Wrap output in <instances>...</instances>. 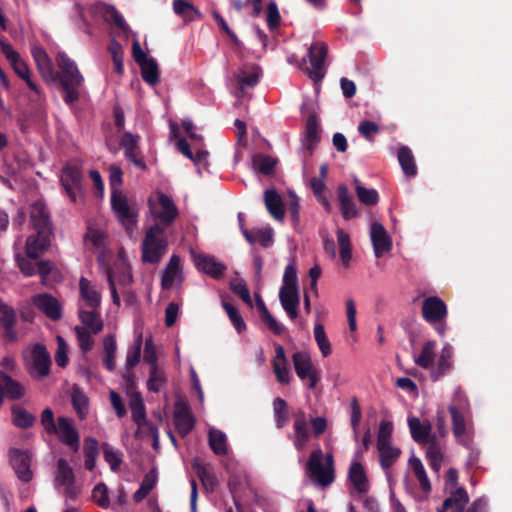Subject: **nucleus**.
I'll use <instances>...</instances> for the list:
<instances>
[{
    "label": "nucleus",
    "instance_id": "nucleus-64",
    "mask_svg": "<svg viewBox=\"0 0 512 512\" xmlns=\"http://www.w3.org/2000/svg\"><path fill=\"white\" fill-rule=\"evenodd\" d=\"M260 75L261 69L258 66H253L248 74L241 71L237 76L240 88L244 89L245 87H254L259 82Z\"/></svg>",
    "mask_w": 512,
    "mask_h": 512
},
{
    "label": "nucleus",
    "instance_id": "nucleus-60",
    "mask_svg": "<svg viewBox=\"0 0 512 512\" xmlns=\"http://www.w3.org/2000/svg\"><path fill=\"white\" fill-rule=\"evenodd\" d=\"M12 421H13V424L17 427L28 428L33 425V423L35 421V417L21 407H13L12 408Z\"/></svg>",
    "mask_w": 512,
    "mask_h": 512
},
{
    "label": "nucleus",
    "instance_id": "nucleus-42",
    "mask_svg": "<svg viewBox=\"0 0 512 512\" xmlns=\"http://www.w3.org/2000/svg\"><path fill=\"white\" fill-rule=\"evenodd\" d=\"M264 202L269 213L276 219L282 220L284 209L281 197L275 190H266L264 193Z\"/></svg>",
    "mask_w": 512,
    "mask_h": 512
},
{
    "label": "nucleus",
    "instance_id": "nucleus-58",
    "mask_svg": "<svg viewBox=\"0 0 512 512\" xmlns=\"http://www.w3.org/2000/svg\"><path fill=\"white\" fill-rule=\"evenodd\" d=\"M465 434H466L465 436L468 438L467 444L462 441L461 437L455 438V439L460 445L464 446L467 450H469L467 464L472 466V465L476 464L477 461L479 460L480 451L474 445V429L473 428L467 429Z\"/></svg>",
    "mask_w": 512,
    "mask_h": 512
},
{
    "label": "nucleus",
    "instance_id": "nucleus-51",
    "mask_svg": "<svg viewBox=\"0 0 512 512\" xmlns=\"http://www.w3.org/2000/svg\"><path fill=\"white\" fill-rule=\"evenodd\" d=\"M103 348H104V365L109 371H113L115 369V357L117 344L114 335H107L103 340Z\"/></svg>",
    "mask_w": 512,
    "mask_h": 512
},
{
    "label": "nucleus",
    "instance_id": "nucleus-36",
    "mask_svg": "<svg viewBox=\"0 0 512 512\" xmlns=\"http://www.w3.org/2000/svg\"><path fill=\"white\" fill-rule=\"evenodd\" d=\"M377 450L379 453L380 466L385 472H388V470L398 461L401 455V449L390 442L378 445Z\"/></svg>",
    "mask_w": 512,
    "mask_h": 512
},
{
    "label": "nucleus",
    "instance_id": "nucleus-59",
    "mask_svg": "<svg viewBox=\"0 0 512 512\" xmlns=\"http://www.w3.org/2000/svg\"><path fill=\"white\" fill-rule=\"evenodd\" d=\"M314 338L322 356H329L332 352L331 343L326 335L324 326L320 323H316L314 326Z\"/></svg>",
    "mask_w": 512,
    "mask_h": 512
},
{
    "label": "nucleus",
    "instance_id": "nucleus-12",
    "mask_svg": "<svg viewBox=\"0 0 512 512\" xmlns=\"http://www.w3.org/2000/svg\"><path fill=\"white\" fill-rule=\"evenodd\" d=\"M82 171L77 164H67L61 174V183L68 197L76 202L82 196Z\"/></svg>",
    "mask_w": 512,
    "mask_h": 512
},
{
    "label": "nucleus",
    "instance_id": "nucleus-7",
    "mask_svg": "<svg viewBox=\"0 0 512 512\" xmlns=\"http://www.w3.org/2000/svg\"><path fill=\"white\" fill-rule=\"evenodd\" d=\"M161 225H151L142 242V261L156 264L167 252L168 242Z\"/></svg>",
    "mask_w": 512,
    "mask_h": 512
},
{
    "label": "nucleus",
    "instance_id": "nucleus-35",
    "mask_svg": "<svg viewBox=\"0 0 512 512\" xmlns=\"http://www.w3.org/2000/svg\"><path fill=\"white\" fill-rule=\"evenodd\" d=\"M79 318L82 323L80 327H85L94 334H98L103 329V322L100 317L99 309H90L79 306Z\"/></svg>",
    "mask_w": 512,
    "mask_h": 512
},
{
    "label": "nucleus",
    "instance_id": "nucleus-24",
    "mask_svg": "<svg viewBox=\"0 0 512 512\" xmlns=\"http://www.w3.org/2000/svg\"><path fill=\"white\" fill-rule=\"evenodd\" d=\"M31 53L42 78L46 82L56 81L57 75L54 72L52 61L46 51L39 46H33Z\"/></svg>",
    "mask_w": 512,
    "mask_h": 512
},
{
    "label": "nucleus",
    "instance_id": "nucleus-49",
    "mask_svg": "<svg viewBox=\"0 0 512 512\" xmlns=\"http://www.w3.org/2000/svg\"><path fill=\"white\" fill-rule=\"evenodd\" d=\"M143 344V336L141 332H136L134 342L132 346L128 349L126 355V369L130 370L135 367L141 357V350Z\"/></svg>",
    "mask_w": 512,
    "mask_h": 512
},
{
    "label": "nucleus",
    "instance_id": "nucleus-39",
    "mask_svg": "<svg viewBox=\"0 0 512 512\" xmlns=\"http://www.w3.org/2000/svg\"><path fill=\"white\" fill-rule=\"evenodd\" d=\"M243 236L250 244L258 242L264 248H267L273 244V230L268 226L252 231L243 229Z\"/></svg>",
    "mask_w": 512,
    "mask_h": 512
},
{
    "label": "nucleus",
    "instance_id": "nucleus-33",
    "mask_svg": "<svg viewBox=\"0 0 512 512\" xmlns=\"http://www.w3.org/2000/svg\"><path fill=\"white\" fill-rule=\"evenodd\" d=\"M182 269L181 259L177 255H173L164 272L161 279V284L164 289H170L174 284H181L182 282Z\"/></svg>",
    "mask_w": 512,
    "mask_h": 512
},
{
    "label": "nucleus",
    "instance_id": "nucleus-15",
    "mask_svg": "<svg viewBox=\"0 0 512 512\" xmlns=\"http://www.w3.org/2000/svg\"><path fill=\"white\" fill-rule=\"evenodd\" d=\"M327 51V45L323 42H314L308 49L311 68L307 70L310 78L314 81H319L324 77V60Z\"/></svg>",
    "mask_w": 512,
    "mask_h": 512
},
{
    "label": "nucleus",
    "instance_id": "nucleus-20",
    "mask_svg": "<svg viewBox=\"0 0 512 512\" xmlns=\"http://www.w3.org/2000/svg\"><path fill=\"white\" fill-rule=\"evenodd\" d=\"M370 238L377 258L382 257L392 248V239L381 223L373 222L370 226Z\"/></svg>",
    "mask_w": 512,
    "mask_h": 512
},
{
    "label": "nucleus",
    "instance_id": "nucleus-22",
    "mask_svg": "<svg viewBox=\"0 0 512 512\" xmlns=\"http://www.w3.org/2000/svg\"><path fill=\"white\" fill-rule=\"evenodd\" d=\"M407 424L412 439L420 445H426L432 439L437 438L432 433V425L429 421H421L418 417H409Z\"/></svg>",
    "mask_w": 512,
    "mask_h": 512
},
{
    "label": "nucleus",
    "instance_id": "nucleus-11",
    "mask_svg": "<svg viewBox=\"0 0 512 512\" xmlns=\"http://www.w3.org/2000/svg\"><path fill=\"white\" fill-rule=\"evenodd\" d=\"M50 354L42 344H35L26 356V366L32 377L42 379L49 374Z\"/></svg>",
    "mask_w": 512,
    "mask_h": 512
},
{
    "label": "nucleus",
    "instance_id": "nucleus-43",
    "mask_svg": "<svg viewBox=\"0 0 512 512\" xmlns=\"http://www.w3.org/2000/svg\"><path fill=\"white\" fill-rule=\"evenodd\" d=\"M397 156L403 173L408 177H414L417 174V167L412 151L407 146H401Z\"/></svg>",
    "mask_w": 512,
    "mask_h": 512
},
{
    "label": "nucleus",
    "instance_id": "nucleus-17",
    "mask_svg": "<svg viewBox=\"0 0 512 512\" xmlns=\"http://www.w3.org/2000/svg\"><path fill=\"white\" fill-rule=\"evenodd\" d=\"M447 313L446 304L437 296L427 297L422 303L423 318L430 324L444 321Z\"/></svg>",
    "mask_w": 512,
    "mask_h": 512
},
{
    "label": "nucleus",
    "instance_id": "nucleus-52",
    "mask_svg": "<svg viewBox=\"0 0 512 512\" xmlns=\"http://www.w3.org/2000/svg\"><path fill=\"white\" fill-rule=\"evenodd\" d=\"M276 163V159L262 154H256L252 158L253 169L264 175L273 174Z\"/></svg>",
    "mask_w": 512,
    "mask_h": 512
},
{
    "label": "nucleus",
    "instance_id": "nucleus-5",
    "mask_svg": "<svg viewBox=\"0 0 512 512\" xmlns=\"http://www.w3.org/2000/svg\"><path fill=\"white\" fill-rule=\"evenodd\" d=\"M148 214L155 221L153 225H161L163 231L171 226L179 216V210L171 197L162 191H155L147 200Z\"/></svg>",
    "mask_w": 512,
    "mask_h": 512
},
{
    "label": "nucleus",
    "instance_id": "nucleus-40",
    "mask_svg": "<svg viewBox=\"0 0 512 512\" xmlns=\"http://www.w3.org/2000/svg\"><path fill=\"white\" fill-rule=\"evenodd\" d=\"M426 446V457L429 464L434 471L438 472L443 461L444 447L437 438L432 439Z\"/></svg>",
    "mask_w": 512,
    "mask_h": 512
},
{
    "label": "nucleus",
    "instance_id": "nucleus-56",
    "mask_svg": "<svg viewBox=\"0 0 512 512\" xmlns=\"http://www.w3.org/2000/svg\"><path fill=\"white\" fill-rule=\"evenodd\" d=\"M71 402L78 417L81 420L85 419L88 414L87 396L81 390L75 388L71 394Z\"/></svg>",
    "mask_w": 512,
    "mask_h": 512
},
{
    "label": "nucleus",
    "instance_id": "nucleus-41",
    "mask_svg": "<svg viewBox=\"0 0 512 512\" xmlns=\"http://www.w3.org/2000/svg\"><path fill=\"white\" fill-rule=\"evenodd\" d=\"M209 447L214 454L223 456L227 454V437L221 430L211 428L208 432Z\"/></svg>",
    "mask_w": 512,
    "mask_h": 512
},
{
    "label": "nucleus",
    "instance_id": "nucleus-6",
    "mask_svg": "<svg viewBox=\"0 0 512 512\" xmlns=\"http://www.w3.org/2000/svg\"><path fill=\"white\" fill-rule=\"evenodd\" d=\"M306 471L315 485L320 487L329 486L335 479L332 453H328L324 458L321 448L314 449L306 463Z\"/></svg>",
    "mask_w": 512,
    "mask_h": 512
},
{
    "label": "nucleus",
    "instance_id": "nucleus-38",
    "mask_svg": "<svg viewBox=\"0 0 512 512\" xmlns=\"http://www.w3.org/2000/svg\"><path fill=\"white\" fill-rule=\"evenodd\" d=\"M468 502V493L463 487H458L450 492V496L443 503L445 508H449L451 512H464Z\"/></svg>",
    "mask_w": 512,
    "mask_h": 512
},
{
    "label": "nucleus",
    "instance_id": "nucleus-23",
    "mask_svg": "<svg viewBox=\"0 0 512 512\" xmlns=\"http://www.w3.org/2000/svg\"><path fill=\"white\" fill-rule=\"evenodd\" d=\"M174 423L181 436L188 435L195 426V418L187 404L177 402L174 410Z\"/></svg>",
    "mask_w": 512,
    "mask_h": 512
},
{
    "label": "nucleus",
    "instance_id": "nucleus-34",
    "mask_svg": "<svg viewBox=\"0 0 512 512\" xmlns=\"http://www.w3.org/2000/svg\"><path fill=\"white\" fill-rule=\"evenodd\" d=\"M30 217L35 230L51 231L49 213L42 201H36L32 204Z\"/></svg>",
    "mask_w": 512,
    "mask_h": 512
},
{
    "label": "nucleus",
    "instance_id": "nucleus-19",
    "mask_svg": "<svg viewBox=\"0 0 512 512\" xmlns=\"http://www.w3.org/2000/svg\"><path fill=\"white\" fill-rule=\"evenodd\" d=\"M33 305L51 320H59L62 317V306L57 298L48 294L40 293L32 297Z\"/></svg>",
    "mask_w": 512,
    "mask_h": 512
},
{
    "label": "nucleus",
    "instance_id": "nucleus-28",
    "mask_svg": "<svg viewBox=\"0 0 512 512\" xmlns=\"http://www.w3.org/2000/svg\"><path fill=\"white\" fill-rule=\"evenodd\" d=\"M36 231L37 235H31L26 240V254L31 259L38 258L49 246V234L51 231Z\"/></svg>",
    "mask_w": 512,
    "mask_h": 512
},
{
    "label": "nucleus",
    "instance_id": "nucleus-57",
    "mask_svg": "<svg viewBox=\"0 0 512 512\" xmlns=\"http://www.w3.org/2000/svg\"><path fill=\"white\" fill-rule=\"evenodd\" d=\"M356 194L361 203L371 206L378 203L379 196L375 189H368L361 185L357 178H354Z\"/></svg>",
    "mask_w": 512,
    "mask_h": 512
},
{
    "label": "nucleus",
    "instance_id": "nucleus-54",
    "mask_svg": "<svg viewBox=\"0 0 512 512\" xmlns=\"http://www.w3.org/2000/svg\"><path fill=\"white\" fill-rule=\"evenodd\" d=\"M156 483L157 474L154 470H152L145 475L139 489L134 493V501L141 502L155 487Z\"/></svg>",
    "mask_w": 512,
    "mask_h": 512
},
{
    "label": "nucleus",
    "instance_id": "nucleus-10",
    "mask_svg": "<svg viewBox=\"0 0 512 512\" xmlns=\"http://www.w3.org/2000/svg\"><path fill=\"white\" fill-rule=\"evenodd\" d=\"M295 372L299 379L309 388L314 389L321 378V371L315 367L310 356L305 352H296L292 356Z\"/></svg>",
    "mask_w": 512,
    "mask_h": 512
},
{
    "label": "nucleus",
    "instance_id": "nucleus-55",
    "mask_svg": "<svg viewBox=\"0 0 512 512\" xmlns=\"http://www.w3.org/2000/svg\"><path fill=\"white\" fill-rule=\"evenodd\" d=\"M337 241L343 265L348 266L352 257L350 236L343 229L337 230Z\"/></svg>",
    "mask_w": 512,
    "mask_h": 512
},
{
    "label": "nucleus",
    "instance_id": "nucleus-48",
    "mask_svg": "<svg viewBox=\"0 0 512 512\" xmlns=\"http://www.w3.org/2000/svg\"><path fill=\"white\" fill-rule=\"evenodd\" d=\"M193 468L195 469L198 477L200 478L203 486L207 490H214L217 485V478L212 472L211 468L207 465L200 464L197 460L193 462Z\"/></svg>",
    "mask_w": 512,
    "mask_h": 512
},
{
    "label": "nucleus",
    "instance_id": "nucleus-37",
    "mask_svg": "<svg viewBox=\"0 0 512 512\" xmlns=\"http://www.w3.org/2000/svg\"><path fill=\"white\" fill-rule=\"evenodd\" d=\"M3 394L12 400L19 399L24 394V387L11 376L0 371V395L3 397Z\"/></svg>",
    "mask_w": 512,
    "mask_h": 512
},
{
    "label": "nucleus",
    "instance_id": "nucleus-16",
    "mask_svg": "<svg viewBox=\"0 0 512 512\" xmlns=\"http://www.w3.org/2000/svg\"><path fill=\"white\" fill-rule=\"evenodd\" d=\"M10 462L21 481L29 482L33 477L31 466V454L27 450L13 448L9 452Z\"/></svg>",
    "mask_w": 512,
    "mask_h": 512
},
{
    "label": "nucleus",
    "instance_id": "nucleus-18",
    "mask_svg": "<svg viewBox=\"0 0 512 512\" xmlns=\"http://www.w3.org/2000/svg\"><path fill=\"white\" fill-rule=\"evenodd\" d=\"M15 309L0 299V330L5 340L16 342L18 334L14 329L16 323Z\"/></svg>",
    "mask_w": 512,
    "mask_h": 512
},
{
    "label": "nucleus",
    "instance_id": "nucleus-47",
    "mask_svg": "<svg viewBox=\"0 0 512 512\" xmlns=\"http://www.w3.org/2000/svg\"><path fill=\"white\" fill-rule=\"evenodd\" d=\"M139 66L143 80L147 84L155 86L159 82V69L156 60L150 57Z\"/></svg>",
    "mask_w": 512,
    "mask_h": 512
},
{
    "label": "nucleus",
    "instance_id": "nucleus-3",
    "mask_svg": "<svg viewBox=\"0 0 512 512\" xmlns=\"http://www.w3.org/2000/svg\"><path fill=\"white\" fill-rule=\"evenodd\" d=\"M56 63L59 73H56L62 90L64 92L63 99L67 104H73L80 97V88L84 84V77L78 69L75 61H73L64 52L56 55Z\"/></svg>",
    "mask_w": 512,
    "mask_h": 512
},
{
    "label": "nucleus",
    "instance_id": "nucleus-27",
    "mask_svg": "<svg viewBox=\"0 0 512 512\" xmlns=\"http://www.w3.org/2000/svg\"><path fill=\"white\" fill-rule=\"evenodd\" d=\"M348 478L353 487V493L359 495L369 490V481L363 465L358 461H353L348 470Z\"/></svg>",
    "mask_w": 512,
    "mask_h": 512
},
{
    "label": "nucleus",
    "instance_id": "nucleus-53",
    "mask_svg": "<svg viewBox=\"0 0 512 512\" xmlns=\"http://www.w3.org/2000/svg\"><path fill=\"white\" fill-rule=\"evenodd\" d=\"M130 408L133 421L138 425L142 426L146 421V411L145 405L143 403L142 397L139 393H134L131 396L130 400Z\"/></svg>",
    "mask_w": 512,
    "mask_h": 512
},
{
    "label": "nucleus",
    "instance_id": "nucleus-8",
    "mask_svg": "<svg viewBox=\"0 0 512 512\" xmlns=\"http://www.w3.org/2000/svg\"><path fill=\"white\" fill-rule=\"evenodd\" d=\"M111 207L118 221L132 235L137 226L139 207L136 202L130 201L122 192L111 195Z\"/></svg>",
    "mask_w": 512,
    "mask_h": 512
},
{
    "label": "nucleus",
    "instance_id": "nucleus-30",
    "mask_svg": "<svg viewBox=\"0 0 512 512\" xmlns=\"http://www.w3.org/2000/svg\"><path fill=\"white\" fill-rule=\"evenodd\" d=\"M195 266L205 274L218 278L225 271V266L218 262L213 256L206 254H193Z\"/></svg>",
    "mask_w": 512,
    "mask_h": 512
},
{
    "label": "nucleus",
    "instance_id": "nucleus-29",
    "mask_svg": "<svg viewBox=\"0 0 512 512\" xmlns=\"http://www.w3.org/2000/svg\"><path fill=\"white\" fill-rule=\"evenodd\" d=\"M139 135L131 132H125L121 138L120 145L124 149L125 157L132 162L135 166L145 169L144 161L138 157L137 148L139 143Z\"/></svg>",
    "mask_w": 512,
    "mask_h": 512
},
{
    "label": "nucleus",
    "instance_id": "nucleus-44",
    "mask_svg": "<svg viewBox=\"0 0 512 512\" xmlns=\"http://www.w3.org/2000/svg\"><path fill=\"white\" fill-rule=\"evenodd\" d=\"M338 198L340 202L341 212L345 219L356 217L357 210L352 197L349 195L348 189L345 185L338 187Z\"/></svg>",
    "mask_w": 512,
    "mask_h": 512
},
{
    "label": "nucleus",
    "instance_id": "nucleus-1",
    "mask_svg": "<svg viewBox=\"0 0 512 512\" xmlns=\"http://www.w3.org/2000/svg\"><path fill=\"white\" fill-rule=\"evenodd\" d=\"M100 269L105 273L108 286L111 292L112 301L115 305H120V297L117 292L118 286H128L133 281L130 265L127 261L123 249L118 253L117 258L111 261V255L107 251H102L97 256Z\"/></svg>",
    "mask_w": 512,
    "mask_h": 512
},
{
    "label": "nucleus",
    "instance_id": "nucleus-13",
    "mask_svg": "<svg viewBox=\"0 0 512 512\" xmlns=\"http://www.w3.org/2000/svg\"><path fill=\"white\" fill-rule=\"evenodd\" d=\"M0 46L3 54L13 67L15 73L23 79L27 86L36 94H39V89L34 81L30 78V70L27 64L20 58L19 53L14 48L4 41H0Z\"/></svg>",
    "mask_w": 512,
    "mask_h": 512
},
{
    "label": "nucleus",
    "instance_id": "nucleus-45",
    "mask_svg": "<svg viewBox=\"0 0 512 512\" xmlns=\"http://www.w3.org/2000/svg\"><path fill=\"white\" fill-rule=\"evenodd\" d=\"M409 466L418 479L422 491L425 494H428L431 491V483L421 460L418 457L412 455L409 459Z\"/></svg>",
    "mask_w": 512,
    "mask_h": 512
},
{
    "label": "nucleus",
    "instance_id": "nucleus-62",
    "mask_svg": "<svg viewBox=\"0 0 512 512\" xmlns=\"http://www.w3.org/2000/svg\"><path fill=\"white\" fill-rule=\"evenodd\" d=\"M273 411L276 426L278 428L284 427L288 420V409L286 402L280 397L275 398L273 401Z\"/></svg>",
    "mask_w": 512,
    "mask_h": 512
},
{
    "label": "nucleus",
    "instance_id": "nucleus-46",
    "mask_svg": "<svg viewBox=\"0 0 512 512\" xmlns=\"http://www.w3.org/2000/svg\"><path fill=\"white\" fill-rule=\"evenodd\" d=\"M167 383L165 370L160 367H150L147 388L151 392H159Z\"/></svg>",
    "mask_w": 512,
    "mask_h": 512
},
{
    "label": "nucleus",
    "instance_id": "nucleus-25",
    "mask_svg": "<svg viewBox=\"0 0 512 512\" xmlns=\"http://www.w3.org/2000/svg\"><path fill=\"white\" fill-rule=\"evenodd\" d=\"M294 433L291 436L294 447L298 451H303L309 441L310 433L308 429V420L304 412L299 411L294 417Z\"/></svg>",
    "mask_w": 512,
    "mask_h": 512
},
{
    "label": "nucleus",
    "instance_id": "nucleus-2",
    "mask_svg": "<svg viewBox=\"0 0 512 512\" xmlns=\"http://www.w3.org/2000/svg\"><path fill=\"white\" fill-rule=\"evenodd\" d=\"M436 342L429 340L424 343L420 354L414 356V363L429 371L433 381H438L453 368V347L446 343L435 362Z\"/></svg>",
    "mask_w": 512,
    "mask_h": 512
},
{
    "label": "nucleus",
    "instance_id": "nucleus-14",
    "mask_svg": "<svg viewBox=\"0 0 512 512\" xmlns=\"http://www.w3.org/2000/svg\"><path fill=\"white\" fill-rule=\"evenodd\" d=\"M52 434L57 435L59 441L70 447L73 451L80 448V436L74 426L73 420L68 417H59L57 419L56 430Z\"/></svg>",
    "mask_w": 512,
    "mask_h": 512
},
{
    "label": "nucleus",
    "instance_id": "nucleus-9",
    "mask_svg": "<svg viewBox=\"0 0 512 512\" xmlns=\"http://www.w3.org/2000/svg\"><path fill=\"white\" fill-rule=\"evenodd\" d=\"M54 485L59 492L69 499H76L81 492V487L75 481L74 471L64 458L57 461L54 471Z\"/></svg>",
    "mask_w": 512,
    "mask_h": 512
},
{
    "label": "nucleus",
    "instance_id": "nucleus-63",
    "mask_svg": "<svg viewBox=\"0 0 512 512\" xmlns=\"http://www.w3.org/2000/svg\"><path fill=\"white\" fill-rule=\"evenodd\" d=\"M231 290L237 294L249 307L253 306V302L244 279L236 277L230 282Z\"/></svg>",
    "mask_w": 512,
    "mask_h": 512
},
{
    "label": "nucleus",
    "instance_id": "nucleus-32",
    "mask_svg": "<svg viewBox=\"0 0 512 512\" xmlns=\"http://www.w3.org/2000/svg\"><path fill=\"white\" fill-rule=\"evenodd\" d=\"M320 140L318 121L315 115H310L306 122L304 137L302 138V149L305 154L311 156Z\"/></svg>",
    "mask_w": 512,
    "mask_h": 512
},
{
    "label": "nucleus",
    "instance_id": "nucleus-26",
    "mask_svg": "<svg viewBox=\"0 0 512 512\" xmlns=\"http://www.w3.org/2000/svg\"><path fill=\"white\" fill-rule=\"evenodd\" d=\"M279 299L283 310L291 320L298 317V307L300 303L298 288L281 287L279 290Z\"/></svg>",
    "mask_w": 512,
    "mask_h": 512
},
{
    "label": "nucleus",
    "instance_id": "nucleus-4",
    "mask_svg": "<svg viewBox=\"0 0 512 512\" xmlns=\"http://www.w3.org/2000/svg\"><path fill=\"white\" fill-rule=\"evenodd\" d=\"M448 410L451 415L454 437H461L462 441L467 444L468 438L465 436L466 430L473 428L472 424L469 422L471 409L466 394L460 388L454 390Z\"/></svg>",
    "mask_w": 512,
    "mask_h": 512
},
{
    "label": "nucleus",
    "instance_id": "nucleus-50",
    "mask_svg": "<svg viewBox=\"0 0 512 512\" xmlns=\"http://www.w3.org/2000/svg\"><path fill=\"white\" fill-rule=\"evenodd\" d=\"M177 148L184 156L193 161L195 164L207 162L208 152L203 149H198L196 153L193 154L190 149V145L185 138L178 139Z\"/></svg>",
    "mask_w": 512,
    "mask_h": 512
},
{
    "label": "nucleus",
    "instance_id": "nucleus-21",
    "mask_svg": "<svg viewBox=\"0 0 512 512\" xmlns=\"http://www.w3.org/2000/svg\"><path fill=\"white\" fill-rule=\"evenodd\" d=\"M79 295L80 303L79 306L89 309H100L101 305V293L97 285L81 277L79 280Z\"/></svg>",
    "mask_w": 512,
    "mask_h": 512
},
{
    "label": "nucleus",
    "instance_id": "nucleus-31",
    "mask_svg": "<svg viewBox=\"0 0 512 512\" xmlns=\"http://www.w3.org/2000/svg\"><path fill=\"white\" fill-rule=\"evenodd\" d=\"M273 370L277 380L282 384H288L291 380V370L284 348L275 345V356L273 359Z\"/></svg>",
    "mask_w": 512,
    "mask_h": 512
},
{
    "label": "nucleus",
    "instance_id": "nucleus-61",
    "mask_svg": "<svg viewBox=\"0 0 512 512\" xmlns=\"http://www.w3.org/2000/svg\"><path fill=\"white\" fill-rule=\"evenodd\" d=\"M222 306H223L224 310L226 311L235 330L238 333H242L243 331H245L246 324H245L239 310L235 306H233L232 304H230L228 302H223Z\"/></svg>",
    "mask_w": 512,
    "mask_h": 512
}]
</instances>
